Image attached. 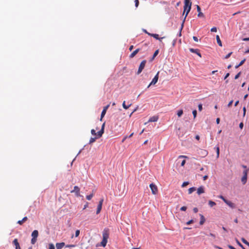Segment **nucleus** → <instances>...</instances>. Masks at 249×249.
Instances as JSON below:
<instances>
[{"label": "nucleus", "instance_id": "12", "mask_svg": "<svg viewBox=\"0 0 249 249\" xmlns=\"http://www.w3.org/2000/svg\"><path fill=\"white\" fill-rule=\"evenodd\" d=\"M196 9H197V11L198 12L197 16L198 17L204 18V14L203 13H202L201 12L200 7L199 5H196Z\"/></svg>", "mask_w": 249, "mask_h": 249}, {"label": "nucleus", "instance_id": "51", "mask_svg": "<svg viewBox=\"0 0 249 249\" xmlns=\"http://www.w3.org/2000/svg\"><path fill=\"white\" fill-rule=\"evenodd\" d=\"M193 38L194 40V41H195L196 42H198V38L197 37L194 36Z\"/></svg>", "mask_w": 249, "mask_h": 249}, {"label": "nucleus", "instance_id": "11", "mask_svg": "<svg viewBox=\"0 0 249 249\" xmlns=\"http://www.w3.org/2000/svg\"><path fill=\"white\" fill-rule=\"evenodd\" d=\"M109 107V105H107L104 107L103 110H102V112L101 115V119H100L101 121H102V118L105 116V115L106 113L107 110L108 108Z\"/></svg>", "mask_w": 249, "mask_h": 249}, {"label": "nucleus", "instance_id": "24", "mask_svg": "<svg viewBox=\"0 0 249 249\" xmlns=\"http://www.w3.org/2000/svg\"><path fill=\"white\" fill-rule=\"evenodd\" d=\"M196 190V188L195 187H191L188 189V194H191Z\"/></svg>", "mask_w": 249, "mask_h": 249}, {"label": "nucleus", "instance_id": "59", "mask_svg": "<svg viewBox=\"0 0 249 249\" xmlns=\"http://www.w3.org/2000/svg\"><path fill=\"white\" fill-rule=\"evenodd\" d=\"M216 124H219L220 122V119L219 118H217L216 120Z\"/></svg>", "mask_w": 249, "mask_h": 249}, {"label": "nucleus", "instance_id": "33", "mask_svg": "<svg viewBox=\"0 0 249 249\" xmlns=\"http://www.w3.org/2000/svg\"><path fill=\"white\" fill-rule=\"evenodd\" d=\"M216 157L218 158L219 156V147H218V146L216 147Z\"/></svg>", "mask_w": 249, "mask_h": 249}, {"label": "nucleus", "instance_id": "55", "mask_svg": "<svg viewBox=\"0 0 249 249\" xmlns=\"http://www.w3.org/2000/svg\"><path fill=\"white\" fill-rule=\"evenodd\" d=\"M88 207V203L87 202L86 204L84 205L83 210L86 209Z\"/></svg>", "mask_w": 249, "mask_h": 249}, {"label": "nucleus", "instance_id": "13", "mask_svg": "<svg viewBox=\"0 0 249 249\" xmlns=\"http://www.w3.org/2000/svg\"><path fill=\"white\" fill-rule=\"evenodd\" d=\"M148 35H149V36H153V37H154L156 39L159 40L160 41H161V39H162L163 38H164V37H159V35L158 34H148Z\"/></svg>", "mask_w": 249, "mask_h": 249}, {"label": "nucleus", "instance_id": "30", "mask_svg": "<svg viewBox=\"0 0 249 249\" xmlns=\"http://www.w3.org/2000/svg\"><path fill=\"white\" fill-rule=\"evenodd\" d=\"M93 196V194H91L87 196H86V198L88 200H89L92 198Z\"/></svg>", "mask_w": 249, "mask_h": 249}, {"label": "nucleus", "instance_id": "6", "mask_svg": "<svg viewBox=\"0 0 249 249\" xmlns=\"http://www.w3.org/2000/svg\"><path fill=\"white\" fill-rule=\"evenodd\" d=\"M149 186L151 190L152 193L153 195H156L158 192L157 186L154 183H151Z\"/></svg>", "mask_w": 249, "mask_h": 249}, {"label": "nucleus", "instance_id": "45", "mask_svg": "<svg viewBox=\"0 0 249 249\" xmlns=\"http://www.w3.org/2000/svg\"><path fill=\"white\" fill-rule=\"evenodd\" d=\"M187 209V207L186 206H182L180 208V210L182 211H185Z\"/></svg>", "mask_w": 249, "mask_h": 249}, {"label": "nucleus", "instance_id": "64", "mask_svg": "<svg viewBox=\"0 0 249 249\" xmlns=\"http://www.w3.org/2000/svg\"><path fill=\"white\" fill-rule=\"evenodd\" d=\"M243 41H249V37L244 38L243 39Z\"/></svg>", "mask_w": 249, "mask_h": 249}, {"label": "nucleus", "instance_id": "56", "mask_svg": "<svg viewBox=\"0 0 249 249\" xmlns=\"http://www.w3.org/2000/svg\"><path fill=\"white\" fill-rule=\"evenodd\" d=\"M178 158H187V157L186 156L180 155V156H179Z\"/></svg>", "mask_w": 249, "mask_h": 249}, {"label": "nucleus", "instance_id": "61", "mask_svg": "<svg viewBox=\"0 0 249 249\" xmlns=\"http://www.w3.org/2000/svg\"><path fill=\"white\" fill-rule=\"evenodd\" d=\"M196 54L198 55L200 57H201V54L199 53V50L198 51V52Z\"/></svg>", "mask_w": 249, "mask_h": 249}, {"label": "nucleus", "instance_id": "60", "mask_svg": "<svg viewBox=\"0 0 249 249\" xmlns=\"http://www.w3.org/2000/svg\"><path fill=\"white\" fill-rule=\"evenodd\" d=\"M196 54L198 55L200 57H201V54L199 53V50L198 51V52Z\"/></svg>", "mask_w": 249, "mask_h": 249}, {"label": "nucleus", "instance_id": "25", "mask_svg": "<svg viewBox=\"0 0 249 249\" xmlns=\"http://www.w3.org/2000/svg\"><path fill=\"white\" fill-rule=\"evenodd\" d=\"M189 50L192 53H196L198 52V51L199 50L197 49H193V48H190V49H189Z\"/></svg>", "mask_w": 249, "mask_h": 249}, {"label": "nucleus", "instance_id": "8", "mask_svg": "<svg viewBox=\"0 0 249 249\" xmlns=\"http://www.w3.org/2000/svg\"><path fill=\"white\" fill-rule=\"evenodd\" d=\"M71 193H74L76 196L78 197L80 196V188L77 186H75L74 187V189L71 191Z\"/></svg>", "mask_w": 249, "mask_h": 249}, {"label": "nucleus", "instance_id": "31", "mask_svg": "<svg viewBox=\"0 0 249 249\" xmlns=\"http://www.w3.org/2000/svg\"><path fill=\"white\" fill-rule=\"evenodd\" d=\"M242 241L245 244L249 246V243L244 238H242Z\"/></svg>", "mask_w": 249, "mask_h": 249}, {"label": "nucleus", "instance_id": "7", "mask_svg": "<svg viewBox=\"0 0 249 249\" xmlns=\"http://www.w3.org/2000/svg\"><path fill=\"white\" fill-rule=\"evenodd\" d=\"M159 71H158L157 72V73L156 74V75L155 76V77H154V78L152 79V81L151 82V83L149 84V85L148 86L147 88H149L150 86L151 85H155V84L157 83V82H158V79H159Z\"/></svg>", "mask_w": 249, "mask_h": 249}, {"label": "nucleus", "instance_id": "18", "mask_svg": "<svg viewBox=\"0 0 249 249\" xmlns=\"http://www.w3.org/2000/svg\"><path fill=\"white\" fill-rule=\"evenodd\" d=\"M65 246V243H57L56 244V249H62V248Z\"/></svg>", "mask_w": 249, "mask_h": 249}, {"label": "nucleus", "instance_id": "27", "mask_svg": "<svg viewBox=\"0 0 249 249\" xmlns=\"http://www.w3.org/2000/svg\"><path fill=\"white\" fill-rule=\"evenodd\" d=\"M209 204L210 206V207H212L216 205V203L212 200L209 201Z\"/></svg>", "mask_w": 249, "mask_h": 249}, {"label": "nucleus", "instance_id": "35", "mask_svg": "<svg viewBox=\"0 0 249 249\" xmlns=\"http://www.w3.org/2000/svg\"><path fill=\"white\" fill-rule=\"evenodd\" d=\"M211 31L212 32H217V28L215 27H213L211 28Z\"/></svg>", "mask_w": 249, "mask_h": 249}, {"label": "nucleus", "instance_id": "41", "mask_svg": "<svg viewBox=\"0 0 249 249\" xmlns=\"http://www.w3.org/2000/svg\"><path fill=\"white\" fill-rule=\"evenodd\" d=\"M49 249H55L54 246H53V244H50L49 245Z\"/></svg>", "mask_w": 249, "mask_h": 249}, {"label": "nucleus", "instance_id": "63", "mask_svg": "<svg viewBox=\"0 0 249 249\" xmlns=\"http://www.w3.org/2000/svg\"><path fill=\"white\" fill-rule=\"evenodd\" d=\"M203 180H206V179L208 178V176L205 175V176H204L203 177Z\"/></svg>", "mask_w": 249, "mask_h": 249}, {"label": "nucleus", "instance_id": "62", "mask_svg": "<svg viewBox=\"0 0 249 249\" xmlns=\"http://www.w3.org/2000/svg\"><path fill=\"white\" fill-rule=\"evenodd\" d=\"M228 247L231 249H236L234 247H233L231 245H229Z\"/></svg>", "mask_w": 249, "mask_h": 249}, {"label": "nucleus", "instance_id": "36", "mask_svg": "<svg viewBox=\"0 0 249 249\" xmlns=\"http://www.w3.org/2000/svg\"><path fill=\"white\" fill-rule=\"evenodd\" d=\"M189 184V182L187 181L184 182L182 184V187H184Z\"/></svg>", "mask_w": 249, "mask_h": 249}, {"label": "nucleus", "instance_id": "21", "mask_svg": "<svg viewBox=\"0 0 249 249\" xmlns=\"http://www.w3.org/2000/svg\"><path fill=\"white\" fill-rule=\"evenodd\" d=\"M27 219H28L27 217V216H25V217H23V218H22V220H18V222H17V223H18V224H19V225H22V224H23L24 222H25V221H26Z\"/></svg>", "mask_w": 249, "mask_h": 249}, {"label": "nucleus", "instance_id": "10", "mask_svg": "<svg viewBox=\"0 0 249 249\" xmlns=\"http://www.w3.org/2000/svg\"><path fill=\"white\" fill-rule=\"evenodd\" d=\"M105 123H103L102 125V127L101 130L97 132V138H100L102 137V135L104 132V128H105Z\"/></svg>", "mask_w": 249, "mask_h": 249}, {"label": "nucleus", "instance_id": "39", "mask_svg": "<svg viewBox=\"0 0 249 249\" xmlns=\"http://www.w3.org/2000/svg\"><path fill=\"white\" fill-rule=\"evenodd\" d=\"M193 114L194 118H195L196 117V114H197V111L196 110H194L193 111Z\"/></svg>", "mask_w": 249, "mask_h": 249}, {"label": "nucleus", "instance_id": "32", "mask_svg": "<svg viewBox=\"0 0 249 249\" xmlns=\"http://www.w3.org/2000/svg\"><path fill=\"white\" fill-rule=\"evenodd\" d=\"M218 197L219 198L222 199L225 203H226V202L227 201V200L226 199H225V198L223 196H221V195L219 196Z\"/></svg>", "mask_w": 249, "mask_h": 249}, {"label": "nucleus", "instance_id": "3", "mask_svg": "<svg viewBox=\"0 0 249 249\" xmlns=\"http://www.w3.org/2000/svg\"><path fill=\"white\" fill-rule=\"evenodd\" d=\"M197 153L199 157L201 158H204L207 156L208 154V152L207 150L203 149H198L197 150Z\"/></svg>", "mask_w": 249, "mask_h": 249}, {"label": "nucleus", "instance_id": "58", "mask_svg": "<svg viewBox=\"0 0 249 249\" xmlns=\"http://www.w3.org/2000/svg\"><path fill=\"white\" fill-rule=\"evenodd\" d=\"M127 138H128V136H125L123 138V139L122 140V142H124V141H125V140Z\"/></svg>", "mask_w": 249, "mask_h": 249}, {"label": "nucleus", "instance_id": "34", "mask_svg": "<svg viewBox=\"0 0 249 249\" xmlns=\"http://www.w3.org/2000/svg\"><path fill=\"white\" fill-rule=\"evenodd\" d=\"M91 133L92 135H97V133L96 132L95 130L92 129L91 130Z\"/></svg>", "mask_w": 249, "mask_h": 249}, {"label": "nucleus", "instance_id": "15", "mask_svg": "<svg viewBox=\"0 0 249 249\" xmlns=\"http://www.w3.org/2000/svg\"><path fill=\"white\" fill-rule=\"evenodd\" d=\"M141 50L140 49L138 48L136 50H135L134 51H133L129 55V57L130 58H133L138 53V52Z\"/></svg>", "mask_w": 249, "mask_h": 249}, {"label": "nucleus", "instance_id": "23", "mask_svg": "<svg viewBox=\"0 0 249 249\" xmlns=\"http://www.w3.org/2000/svg\"><path fill=\"white\" fill-rule=\"evenodd\" d=\"M123 107H124V108L125 109H128L131 105V104H130V105H129L128 106H126L125 105V101H124V102L123 103Z\"/></svg>", "mask_w": 249, "mask_h": 249}, {"label": "nucleus", "instance_id": "42", "mask_svg": "<svg viewBox=\"0 0 249 249\" xmlns=\"http://www.w3.org/2000/svg\"><path fill=\"white\" fill-rule=\"evenodd\" d=\"M80 234V231L77 230L75 231V237H78Z\"/></svg>", "mask_w": 249, "mask_h": 249}, {"label": "nucleus", "instance_id": "9", "mask_svg": "<svg viewBox=\"0 0 249 249\" xmlns=\"http://www.w3.org/2000/svg\"><path fill=\"white\" fill-rule=\"evenodd\" d=\"M103 201H104L103 198L101 199L99 201L98 205L97 206V211H96V214H99L100 213V212L101 211V209H102Z\"/></svg>", "mask_w": 249, "mask_h": 249}, {"label": "nucleus", "instance_id": "2", "mask_svg": "<svg viewBox=\"0 0 249 249\" xmlns=\"http://www.w3.org/2000/svg\"><path fill=\"white\" fill-rule=\"evenodd\" d=\"M109 230L108 228H105L103 231V239L101 242V246L105 247L107 242V239L109 238Z\"/></svg>", "mask_w": 249, "mask_h": 249}, {"label": "nucleus", "instance_id": "40", "mask_svg": "<svg viewBox=\"0 0 249 249\" xmlns=\"http://www.w3.org/2000/svg\"><path fill=\"white\" fill-rule=\"evenodd\" d=\"M232 103H233V100H232L228 104V105H227L228 107H231V105H232Z\"/></svg>", "mask_w": 249, "mask_h": 249}, {"label": "nucleus", "instance_id": "17", "mask_svg": "<svg viewBox=\"0 0 249 249\" xmlns=\"http://www.w3.org/2000/svg\"><path fill=\"white\" fill-rule=\"evenodd\" d=\"M159 117L158 116H154L150 117L148 120V122H155L158 120Z\"/></svg>", "mask_w": 249, "mask_h": 249}, {"label": "nucleus", "instance_id": "22", "mask_svg": "<svg viewBox=\"0 0 249 249\" xmlns=\"http://www.w3.org/2000/svg\"><path fill=\"white\" fill-rule=\"evenodd\" d=\"M216 39L217 44L219 45V46H220V47H222V42H221V41L220 39V37L218 35H216Z\"/></svg>", "mask_w": 249, "mask_h": 249}, {"label": "nucleus", "instance_id": "57", "mask_svg": "<svg viewBox=\"0 0 249 249\" xmlns=\"http://www.w3.org/2000/svg\"><path fill=\"white\" fill-rule=\"evenodd\" d=\"M133 48H134L133 45H131V46H130L129 47V50L130 51H131L133 50Z\"/></svg>", "mask_w": 249, "mask_h": 249}, {"label": "nucleus", "instance_id": "52", "mask_svg": "<svg viewBox=\"0 0 249 249\" xmlns=\"http://www.w3.org/2000/svg\"><path fill=\"white\" fill-rule=\"evenodd\" d=\"M75 245H67L66 246V247H75Z\"/></svg>", "mask_w": 249, "mask_h": 249}, {"label": "nucleus", "instance_id": "47", "mask_svg": "<svg viewBox=\"0 0 249 249\" xmlns=\"http://www.w3.org/2000/svg\"><path fill=\"white\" fill-rule=\"evenodd\" d=\"M243 116L244 117L246 115V108L245 107H243Z\"/></svg>", "mask_w": 249, "mask_h": 249}, {"label": "nucleus", "instance_id": "19", "mask_svg": "<svg viewBox=\"0 0 249 249\" xmlns=\"http://www.w3.org/2000/svg\"><path fill=\"white\" fill-rule=\"evenodd\" d=\"M225 203L231 208H235V204L230 201L227 200Z\"/></svg>", "mask_w": 249, "mask_h": 249}, {"label": "nucleus", "instance_id": "37", "mask_svg": "<svg viewBox=\"0 0 249 249\" xmlns=\"http://www.w3.org/2000/svg\"><path fill=\"white\" fill-rule=\"evenodd\" d=\"M36 241V238H33L31 239V243L32 244H34Z\"/></svg>", "mask_w": 249, "mask_h": 249}, {"label": "nucleus", "instance_id": "38", "mask_svg": "<svg viewBox=\"0 0 249 249\" xmlns=\"http://www.w3.org/2000/svg\"><path fill=\"white\" fill-rule=\"evenodd\" d=\"M232 52H231V53H229L228 54H227V55L225 56V57H224V58H225V59H228V58H229L230 57V56L231 55V54H232Z\"/></svg>", "mask_w": 249, "mask_h": 249}, {"label": "nucleus", "instance_id": "26", "mask_svg": "<svg viewBox=\"0 0 249 249\" xmlns=\"http://www.w3.org/2000/svg\"><path fill=\"white\" fill-rule=\"evenodd\" d=\"M201 215V220L200 221V224L202 225L205 222V218L202 215Z\"/></svg>", "mask_w": 249, "mask_h": 249}, {"label": "nucleus", "instance_id": "48", "mask_svg": "<svg viewBox=\"0 0 249 249\" xmlns=\"http://www.w3.org/2000/svg\"><path fill=\"white\" fill-rule=\"evenodd\" d=\"M198 110L199 111H201L202 109V104L198 105Z\"/></svg>", "mask_w": 249, "mask_h": 249}, {"label": "nucleus", "instance_id": "16", "mask_svg": "<svg viewBox=\"0 0 249 249\" xmlns=\"http://www.w3.org/2000/svg\"><path fill=\"white\" fill-rule=\"evenodd\" d=\"M204 192V187L203 186H200L197 190V193L198 195H200Z\"/></svg>", "mask_w": 249, "mask_h": 249}, {"label": "nucleus", "instance_id": "29", "mask_svg": "<svg viewBox=\"0 0 249 249\" xmlns=\"http://www.w3.org/2000/svg\"><path fill=\"white\" fill-rule=\"evenodd\" d=\"M183 110L182 109L179 110L177 112L178 117H180L183 114Z\"/></svg>", "mask_w": 249, "mask_h": 249}, {"label": "nucleus", "instance_id": "49", "mask_svg": "<svg viewBox=\"0 0 249 249\" xmlns=\"http://www.w3.org/2000/svg\"><path fill=\"white\" fill-rule=\"evenodd\" d=\"M135 6L136 7H138V5H139V0H135Z\"/></svg>", "mask_w": 249, "mask_h": 249}, {"label": "nucleus", "instance_id": "46", "mask_svg": "<svg viewBox=\"0 0 249 249\" xmlns=\"http://www.w3.org/2000/svg\"><path fill=\"white\" fill-rule=\"evenodd\" d=\"M241 74V72H239V73H238L235 76V79H238L240 75Z\"/></svg>", "mask_w": 249, "mask_h": 249}, {"label": "nucleus", "instance_id": "50", "mask_svg": "<svg viewBox=\"0 0 249 249\" xmlns=\"http://www.w3.org/2000/svg\"><path fill=\"white\" fill-rule=\"evenodd\" d=\"M193 222H194L193 220L191 219V220H189V221H188L186 223V224L187 225H189V224H191L193 223Z\"/></svg>", "mask_w": 249, "mask_h": 249}, {"label": "nucleus", "instance_id": "54", "mask_svg": "<svg viewBox=\"0 0 249 249\" xmlns=\"http://www.w3.org/2000/svg\"><path fill=\"white\" fill-rule=\"evenodd\" d=\"M193 211L194 213H196L198 212V209L197 208H194L193 209Z\"/></svg>", "mask_w": 249, "mask_h": 249}, {"label": "nucleus", "instance_id": "43", "mask_svg": "<svg viewBox=\"0 0 249 249\" xmlns=\"http://www.w3.org/2000/svg\"><path fill=\"white\" fill-rule=\"evenodd\" d=\"M158 53H159V50H156V51L155 52V53H154V54H153V57H156V56L158 55Z\"/></svg>", "mask_w": 249, "mask_h": 249}, {"label": "nucleus", "instance_id": "44", "mask_svg": "<svg viewBox=\"0 0 249 249\" xmlns=\"http://www.w3.org/2000/svg\"><path fill=\"white\" fill-rule=\"evenodd\" d=\"M246 61V59H244L243 60H242L240 62V63L239 64V66H242L244 63V62H245Z\"/></svg>", "mask_w": 249, "mask_h": 249}, {"label": "nucleus", "instance_id": "14", "mask_svg": "<svg viewBox=\"0 0 249 249\" xmlns=\"http://www.w3.org/2000/svg\"><path fill=\"white\" fill-rule=\"evenodd\" d=\"M13 244L15 246L16 249H21L20 245L17 238L15 239L13 241Z\"/></svg>", "mask_w": 249, "mask_h": 249}, {"label": "nucleus", "instance_id": "4", "mask_svg": "<svg viewBox=\"0 0 249 249\" xmlns=\"http://www.w3.org/2000/svg\"><path fill=\"white\" fill-rule=\"evenodd\" d=\"M249 169H246L243 171V176L241 178V181L243 184H245L247 181V177Z\"/></svg>", "mask_w": 249, "mask_h": 249}, {"label": "nucleus", "instance_id": "20", "mask_svg": "<svg viewBox=\"0 0 249 249\" xmlns=\"http://www.w3.org/2000/svg\"><path fill=\"white\" fill-rule=\"evenodd\" d=\"M38 235V232L37 230H34L32 233V236L33 238H37Z\"/></svg>", "mask_w": 249, "mask_h": 249}, {"label": "nucleus", "instance_id": "5", "mask_svg": "<svg viewBox=\"0 0 249 249\" xmlns=\"http://www.w3.org/2000/svg\"><path fill=\"white\" fill-rule=\"evenodd\" d=\"M146 63V60H144L142 61V62L141 63V64L139 66V69H138V70L137 71V74H139L141 73V72L144 69Z\"/></svg>", "mask_w": 249, "mask_h": 249}, {"label": "nucleus", "instance_id": "53", "mask_svg": "<svg viewBox=\"0 0 249 249\" xmlns=\"http://www.w3.org/2000/svg\"><path fill=\"white\" fill-rule=\"evenodd\" d=\"M243 123L242 122L240 123V124H239V127L241 128V129H242L243 127Z\"/></svg>", "mask_w": 249, "mask_h": 249}, {"label": "nucleus", "instance_id": "28", "mask_svg": "<svg viewBox=\"0 0 249 249\" xmlns=\"http://www.w3.org/2000/svg\"><path fill=\"white\" fill-rule=\"evenodd\" d=\"M97 138H98L97 137L95 138H91L89 140V143L91 144L94 142Z\"/></svg>", "mask_w": 249, "mask_h": 249}, {"label": "nucleus", "instance_id": "1", "mask_svg": "<svg viewBox=\"0 0 249 249\" xmlns=\"http://www.w3.org/2000/svg\"><path fill=\"white\" fill-rule=\"evenodd\" d=\"M191 6H192V2H191V0H184V5L183 6L184 10H183V15L185 14V17L184 18V19L182 21V23L181 27H180L179 33V36H181V31L183 28L184 23L185 22V20L186 19L187 16H188L189 13L190 12V11L191 9Z\"/></svg>", "mask_w": 249, "mask_h": 249}]
</instances>
